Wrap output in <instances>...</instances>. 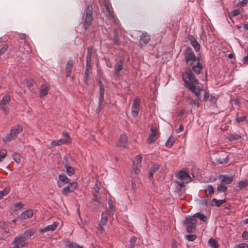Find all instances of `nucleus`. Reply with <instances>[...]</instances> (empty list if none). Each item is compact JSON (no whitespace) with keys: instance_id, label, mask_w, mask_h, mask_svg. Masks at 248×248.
<instances>
[{"instance_id":"5fc2aeb1","label":"nucleus","mask_w":248,"mask_h":248,"mask_svg":"<svg viewBox=\"0 0 248 248\" xmlns=\"http://www.w3.org/2000/svg\"><path fill=\"white\" fill-rule=\"evenodd\" d=\"M248 0H242L238 2V5L240 7H243L247 5Z\"/></svg>"},{"instance_id":"20e7f679","label":"nucleus","mask_w":248,"mask_h":248,"mask_svg":"<svg viewBox=\"0 0 248 248\" xmlns=\"http://www.w3.org/2000/svg\"><path fill=\"white\" fill-rule=\"evenodd\" d=\"M86 16L82 22V26L84 29H88L93 21V7L91 5H87L85 8Z\"/></svg>"},{"instance_id":"6e6d98bb","label":"nucleus","mask_w":248,"mask_h":248,"mask_svg":"<svg viewBox=\"0 0 248 248\" xmlns=\"http://www.w3.org/2000/svg\"><path fill=\"white\" fill-rule=\"evenodd\" d=\"M92 50H93V48L92 47L88 48L86 58H88V56H90V59H91L92 53Z\"/></svg>"},{"instance_id":"9b49d317","label":"nucleus","mask_w":248,"mask_h":248,"mask_svg":"<svg viewBox=\"0 0 248 248\" xmlns=\"http://www.w3.org/2000/svg\"><path fill=\"white\" fill-rule=\"evenodd\" d=\"M104 6L105 7V14L107 18L108 19H114V14L113 11L112 10V7L111 5H110L109 2L108 1L104 2Z\"/></svg>"},{"instance_id":"de8ad7c7","label":"nucleus","mask_w":248,"mask_h":248,"mask_svg":"<svg viewBox=\"0 0 248 248\" xmlns=\"http://www.w3.org/2000/svg\"><path fill=\"white\" fill-rule=\"evenodd\" d=\"M68 246L69 248H82L77 243H69Z\"/></svg>"},{"instance_id":"4468645a","label":"nucleus","mask_w":248,"mask_h":248,"mask_svg":"<svg viewBox=\"0 0 248 248\" xmlns=\"http://www.w3.org/2000/svg\"><path fill=\"white\" fill-rule=\"evenodd\" d=\"M70 182L69 179L65 174H62L59 175V180L57 181L58 187H61L65 184H68Z\"/></svg>"},{"instance_id":"6e6552de","label":"nucleus","mask_w":248,"mask_h":248,"mask_svg":"<svg viewBox=\"0 0 248 248\" xmlns=\"http://www.w3.org/2000/svg\"><path fill=\"white\" fill-rule=\"evenodd\" d=\"M140 109V100L138 97L135 98L131 106V113L134 117H136Z\"/></svg>"},{"instance_id":"f8f14e48","label":"nucleus","mask_w":248,"mask_h":248,"mask_svg":"<svg viewBox=\"0 0 248 248\" xmlns=\"http://www.w3.org/2000/svg\"><path fill=\"white\" fill-rule=\"evenodd\" d=\"M190 66H191V68L189 67H188V68L190 69L192 72H194L197 75H199L200 73H201L203 70V66L200 62V61L197 62L195 64H194L192 65H190ZM186 69H188V68H186L185 69V70L183 74L186 72ZM192 73L193 74V73Z\"/></svg>"},{"instance_id":"ea45409f","label":"nucleus","mask_w":248,"mask_h":248,"mask_svg":"<svg viewBox=\"0 0 248 248\" xmlns=\"http://www.w3.org/2000/svg\"><path fill=\"white\" fill-rule=\"evenodd\" d=\"M10 191V187L8 186L4 188L2 190L0 191V194H1V197L3 198L4 196L8 194Z\"/></svg>"},{"instance_id":"f03ea898","label":"nucleus","mask_w":248,"mask_h":248,"mask_svg":"<svg viewBox=\"0 0 248 248\" xmlns=\"http://www.w3.org/2000/svg\"><path fill=\"white\" fill-rule=\"evenodd\" d=\"M184 59L187 65L190 66L200 61L199 57H196L192 48L187 47L183 52Z\"/></svg>"},{"instance_id":"a211bd4d","label":"nucleus","mask_w":248,"mask_h":248,"mask_svg":"<svg viewBox=\"0 0 248 248\" xmlns=\"http://www.w3.org/2000/svg\"><path fill=\"white\" fill-rule=\"evenodd\" d=\"M33 214V211L31 209H28L24 211L20 215H19L17 218L21 220H25L32 217Z\"/></svg>"},{"instance_id":"603ef678","label":"nucleus","mask_w":248,"mask_h":248,"mask_svg":"<svg viewBox=\"0 0 248 248\" xmlns=\"http://www.w3.org/2000/svg\"><path fill=\"white\" fill-rule=\"evenodd\" d=\"M240 14L239 10H234L231 12V15L233 16H235L239 15Z\"/></svg>"},{"instance_id":"052dcab7","label":"nucleus","mask_w":248,"mask_h":248,"mask_svg":"<svg viewBox=\"0 0 248 248\" xmlns=\"http://www.w3.org/2000/svg\"><path fill=\"white\" fill-rule=\"evenodd\" d=\"M228 161V156H227L225 158H224L223 160H220V159L218 160V163L219 164H226L227 163Z\"/></svg>"},{"instance_id":"bb28decb","label":"nucleus","mask_w":248,"mask_h":248,"mask_svg":"<svg viewBox=\"0 0 248 248\" xmlns=\"http://www.w3.org/2000/svg\"><path fill=\"white\" fill-rule=\"evenodd\" d=\"M108 216L107 212H103L101 215V218L99 223L102 225H105L108 222Z\"/></svg>"},{"instance_id":"58836bf2","label":"nucleus","mask_w":248,"mask_h":248,"mask_svg":"<svg viewBox=\"0 0 248 248\" xmlns=\"http://www.w3.org/2000/svg\"><path fill=\"white\" fill-rule=\"evenodd\" d=\"M247 118V115H244L240 117L237 116L235 118V121L237 123H241V122H243L246 121Z\"/></svg>"},{"instance_id":"4c0bfd02","label":"nucleus","mask_w":248,"mask_h":248,"mask_svg":"<svg viewBox=\"0 0 248 248\" xmlns=\"http://www.w3.org/2000/svg\"><path fill=\"white\" fill-rule=\"evenodd\" d=\"M227 187L225 186L224 184L220 183V184L218 185L217 187V191L218 192H223L226 191Z\"/></svg>"},{"instance_id":"4d7b16f0","label":"nucleus","mask_w":248,"mask_h":248,"mask_svg":"<svg viewBox=\"0 0 248 248\" xmlns=\"http://www.w3.org/2000/svg\"><path fill=\"white\" fill-rule=\"evenodd\" d=\"M26 37L27 36L25 34H20L19 35V38L20 40L24 41V44H25L26 43Z\"/></svg>"},{"instance_id":"0eeeda50","label":"nucleus","mask_w":248,"mask_h":248,"mask_svg":"<svg viewBox=\"0 0 248 248\" xmlns=\"http://www.w3.org/2000/svg\"><path fill=\"white\" fill-rule=\"evenodd\" d=\"M10 96L7 95H4L0 101V109H1L5 114L9 113V108L7 105L10 102Z\"/></svg>"},{"instance_id":"13d9d810","label":"nucleus","mask_w":248,"mask_h":248,"mask_svg":"<svg viewBox=\"0 0 248 248\" xmlns=\"http://www.w3.org/2000/svg\"><path fill=\"white\" fill-rule=\"evenodd\" d=\"M236 248H248V245L246 243H241L237 245Z\"/></svg>"},{"instance_id":"a18cd8bd","label":"nucleus","mask_w":248,"mask_h":248,"mask_svg":"<svg viewBox=\"0 0 248 248\" xmlns=\"http://www.w3.org/2000/svg\"><path fill=\"white\" fill-rule=\"evenodd\" d=\"M174 143V141L170 139V138L166 141L165 144L166 146L168 148H170L172 146Z\"/></svg>"},{"instance_id":"f704fd0d","label":"nucleus","mask_w":248,"mask_h":248,"mask_svg":"<svg viewBox=\"0 0 248 248\" xmlns=\"http://www.w3.org/2000/svg\"><path fill=\"white\" fill-rule=\"evenodd\" d=\"M208 244L212 248H218V245L217 242L215 239L213 238L209 239L208 241Z\"/></svg>"},{"instance_id":"f3484780","label":"nucleus","mask_w":248,"mask_h":248,"mask_svg":"<svg viewBox=\"0 0 248 248\" xmlns=\"http://www.w3.org/2000/svg\"><path fill=\"white\" fill-rule=\"evenodd\" d=\"M50 89V87L48 84L46 83L42 84L39 88L40 96L41 97H43L46 96Z\"/></svg>"},{"instance_id":"338daca9","label":"nucleus","mask_w":248,"mask_h":248,"mask_svg":"<svg viewBox=\"0 0 248 248\" xmlns=\"http://www.w3.org/2000/svg\"><path fill=\"white\" fill-rule=\"evenodd\" d=\"M243 61L244 64H248V53L243 58Z\"/></svg>"},{"instance_id":"2f4dec72","label":"nucleus","mask_w":248,"mask_h":248,"mask_svg":"<svg viewBox=\"0 0 248 248\" xmlns=\"http://www.w3.org/2000/svg\"><path fill=\"white\" fill-rule=\"evenodd\" d=\"M64 166L66 169L67 173L69 176H71L75 173V169L73 167L69 166L67 164H64Z\"/></svg>"},{"instance_id":"f257e3e1","label":"nucleus","mask_w":248,"mask_h":248,"mask_svg":"<svg viewBox=\"0 0 248 248\" xmlns=\"http://www.w3.org/2000/svg\"><path fill=\"white\" fill-rule=\"evenodd\" d=\"M183 80L186 87L189 89L196 97L194 100L190 97H187L189 103L193 107L199 106V100L202 92L203 90L202 87H200V82L196 78L194 74L192 73L190 69H186V72L182 74Z\"/></svg>"},{"instance_id":"c85d7f7f","label":"nucleus","mask_w":248,"mask_h":248,"mask_svg":"<svg viewBox=\"0 0 248 248\" xmlns=\"http://www.w3.org/2000/svg\"><path fill=\"white\" fill-rule=\"evenodd\" d=\"M226 202V200H217L215 198L213 199L212 200V206H216L217 207H219L224 202Z\"/></svg>"},{"instance_id":"774afa93","label":"nucleus","mask_w":248,"mask_h":248,"mask_svg":"<svg viewBox=\"0 0 248 248\" xmlns=\"http://www.w3.org/2000/svg\"><path fill=\"white\" fill-rule=\"evenodd\" d=\"M105 225H102L98 223V230L102 232L104 231V226Z\"/></svg>"},{"instance_id":"2eb2a0df","label":"nucleus","mask_w":248,"mask_h":248,"mask_svg":"<svg viewBox=\"0 0 248 248\" xmlns=\"http://www.w3.org/2000/svg\"><path fill=\"white\" fill-rule=\"evenodd\" d=\"M150 40V35L147 32H143L140 36L139 44L141 46L146 45Z\"/></svg>"},{"instance_id":"0e129e2a","label":"nucleus","mask_w":248,"mask_h":248,"mask_svg":"<svg viewBox=\"0 0 248 248\" xmlns=\"http://www.w3.org/2000/svg\"><path fill=\"white\" fill-rule=\"evenodd\" d=\"M242 237L246 240L248 239V232H247L246 231H244L242 233Z\"/></svg>"},{"instance_id":"7c9ffc66","label":"nucleus","mask_w":248,"mask_h":248,"mask_svg":"<svg viewBox=\"0 0 248 248\" xmlns=\"http://www.w3.org/2000/svg\"><path fill=\"white\" fill-rule=\"evenodd\" d=\"M66 143H67V140H63L62 139L57 140H53L51 142L52 146H59L62 144H65Z\"/></svg>"},{"instance_id":"473e14b6","label":"nucleus","mask_w":248,"mask_h":248,"mask_svg":"<svg viewBox=\"0 0 248 248\" xmlns=\"http://www.w3.org/2000/svg\"><path fill=\"white\" fill-rule=\"evenodd\" d=\"M193 217H194L195 218L198 217L203 222H205L207 219V217L204 214L200 212L196 213L193 216Z\"/></svg>"},{"instance_id":"5701e85b","label":"nucleus","mask_w":248,"mask_h":248,"mask_svg":"<svg viewBox=\"0 0 248 248\" xmlns=\"http://www.w3.org/2000/svg\"><path fill=\"white\" fill-rule=\"evenodd\" d=\"M124 60L121 59L116 64L114 67V73L116 75H119L120 72L123 69Z\"/></svg>"},{"instance_id":"c9c22d12","label":"nucleus","mask_w":248,"mask_h":248,"mask_svg":"<svg viewBox=\"0 0 248 248\" xmlns=\"http://www.w3.org/2000/svg\"><path fill=\"white\" fill-rule=\"evenodd\" d=\"M100 183L99 182L96 183L95 185L93 188V193L94 196H98L99 190L100 189Z\"/></svg>"},{"instance_id":"b1692460","label":"nucleus","mask_w":248,"mask_h":248,"mask_svg":"<svg viewBox=\"0 0 248 248\" xmlns=\"http://www.w3.org/2000/svg\"><path fill=\"white\" fill-rule=\"evenodd\" d=\"M74 62L72 60H69L65 66V74L67 77H71V73L73 68Z\"/></svg>"},{"instance_id":"37998d69","label":"nucleus","mask_w":248,"mask_h":248,"mask_svg":"<svg viewBox=\"0 0 248 248\" xmlns=\"http://www.w3.org/2000/svg\"><path fill=\"white\" fill-rule=\"evenodd\" d=\"M206 190L208 195H212L214 193L213 186L212 185H208L207 186Z\"/></svg>"},{"instance_id":"c03bdc74","label":"nucleus","mask_w":248,"mask_h":248,"mask_svg":"<svg viewBox=\"0 0 248 248\" xmlns=\"http://www.w3.org/2000/svg\"><path fill=\"white\" fill-rule=\"evenodd\" d=\"M14 160L16 162L19 163L20 162V157L19 154L17 153H14L12 155Z\"/></svg>"},{"instance_id":"8fccbe9b","label":"nucleus","mask_w":248,"mask_h":248,"mask_svg":"<svg viewBox=\"0 0 248 248\" xmlns=\"http://www.w3.org/2000/svg\"><path fill=\"white\" fill-rule=\"evenodd\" d=\"M108 205L109 211L113 213L114 211V207L112 203V202L111 200H108Z\"/></svg>"},{"instance_id":"09e8293b","label":"nucleus","mask_w":248,"mask_h":248,"mask_svg":"<svg viewBox=\"0 0 248 248\" xmlns=\"http://www.w3.org/2000/svg\"><path fill=\"white\" fill-rule=\"evenodd\" d=\"M208 98L210 102L214 104L216 103L217 99L214 96L212 95H208Z\"/></svg>"},{"instance_id":"bf43d9fd","label":"nucleus","mask_w":248,"mask_h":248,"mask_svg":"<svg viewBox=\"0 0 248 248\" xmlns=\"http://www.w3.org/2000/svg\"><path fill=\"white\" fill-rule=\"evenodd\" d=\"M137 241V238L136 237H132L130 239V244L132 247L135 246L136 242Z\"/></svg>"},{"instance_id":"864d4df0","label":"nucleus","mask_w":248,"mask_h":248,"mask_svg":"<svg viewBox=\"0 0 248 248\" xmlns=\"http://www.w3.org/2000/svg\"><path fill=\"white\" fill-rule=\"evenodd\" d=\"M23 204L20 202L17 203L15 204L16 210H20L22 208Z\"/></svg>"},{"instance_id":"a19ab883","label":"nucleus","mask_w":248,"mask_h":248,"mask_svg":"<svg viewBox=\"0 0 248 248\" xmlns=\"http://www.w3.org/2000/svg\"><path fill=\"white\" fill-rule=\"evenodd\" d=\"M185 237L187 240L193 241L196 239V235L195 234H188L186 235Z\"/></svg>"},{"instance_id":"4be33fe9","label":"nucleus","mask_w":248,"mask_h":248,"mask_svg":"<svg viewBox=\"0 0 248 248\" xmlns=\"http://www.w3.org/2000/svg\"><path fill=\"white\" fill-rule=\"evenodd\" d=\"M219 178L221 179V183L224 185L230 184L233 181L232 175H221Z\"/></svg>"},{"instance_id":"49530a36","label":"nucleus","mask_w":248,"mask_h":248,"mask_svg":"<svg viewBox=\"0 0 248 248\" xmlns=\"http://www.w3.org/2000/svg\"><path fill=\"white\" fill-rule=\"evenodd\" d=\"M62 136L65 138L62 140H67V143L70 141V138L67 132H63Z\"/></svg>"},{"instance_id":"ddd939ff","label":"nucleus","mask_w":248,"mask_h":248,"mask_svg":"<svg viewBox=\"0 0 248 248\" xmlns=\"http://www.w3.org/2000/svg\"><path fill=\"white\" fill-rule=\"evenodd\" d=\"M157 129H156V128L154 127L153 126L151 127L150 131L149 137L147 139V142L149 143H153L156 141L157 139Z\"/></svg>"},{"instance_id":"1a4fd4ad","label":"nucleus","mask_w":248,"mask_h":248,"mask_svg":"<svg viewBox=\"0 0 248 248\" xmlns=\"http://www.w3.org/2000/svg\"><path fill=\"white\" fill-rule=\"evenodd\" d=\"M16 248H22L28 245L27 243L19 235H17L12 242Z\"/></svg>"},{"instance_id":"79ce46f5","label":"nucleus","mask_w":248,"mask_h":248,"mask_svg":"<svg viewBox=\"0 0 248 248\" xmlns=\"http://www.w3.org/2000/svg\"><path fill=\"white\" fill-rule=\"evenodd\" d=\"M7 155V151L5 149H2L0 151V161L5 158Z\"/></svg>"},{"instance_id":"aec40b11","label":"nucleus","mask_w":248,"mask_h":248,"mask_svg":"<svg viewBox=\"0 0 248 248\" xmlns=\"http://www.w3.org/2000/svg\"><path fill=\"white\" fill-rule=\"evenodd\" d=\"M58 223L57 222H54L53 224L51 225H49L46 226L44 228H42L40 230V232L42 234L44 233L45 232L50 231H54L58 227Z\"/></svg>"},{"instance_id":"69168bd1","label":"nucleus","mask_w":248,"mask_h":248,"mask_svg":"<svg viewBox=\"0 0 248 248\" xmlns=\"http://www.w3.org/2000/svg\"><path fill=\"white\" fill-rule=\"evenodd\" d=\"M184 129V126L182 124H181L180 126H179V127L178 128V129H177L176 130V132L177 133H179L181 132H182Z\"/></svg>"},{"instance_id":"a878e982","label":"nucleus","mask_w":248,"mask_h":248,"mask_svg":"<svg viewBox=\"0 0 248 248\" xmlns=\"http://www.w3.org/2000/svg\"><path fill=\"white\" fill-rule=\"evenodd\" d=\"M127 143V136L125 135H121L117 143L118 146L125 147Z\"/></svg>"},{"instance_id":"e2e57ef3","label":"nucleus","mask_w":248,"mask_h":248,"mask_svg":"<svg viewBox=\"0 0 248 248\" xmlns=\"http://www.w3.org/2000/svg\"><path fill=\"white\" fill-rule=\"evenodd\" d=\"M104 101V94L102 93H99V105H101Z\"/></svg>"},{"instance_id":"39448f33","label":"nucleus","mask_w":248,"mask_h":248,"mask_svg":"<svg viewBox=\"0 0 248 248\" xmlns=\"http://www.w3.org/2000/svg\"><path fill=\"white\" fill-rule=\"evenodd\" d=\"M197 222V219L194 217L187 216L183 221V225L185 226L187 232L190 233L196 228Z\"/></svg>"},{"instance_id":"6ab92c4d","label":"nucleus","mask_w":248,"mask_h":248,"mask_svg":"<svg viewBox=\"0 0 248 248\" xmlns=\"http://www.w3.org/2000/svg\"><path fill=\"white\" fill-rule=\"evenodd\" d=\"M191 45L193 47L196 52H198L200 49V45L193 36L190 35L188 37Z\"/></svg>"},{"instance_id":"3c124183","label":"nucleus","mask_w":248,"mask_h":248,"mask_svg":"<svg viewBox=\"0 0 248 248\" xmlns=\"http://www.w3.org/2000/svg\"><path fill=\"white\" fill-rule=\"evenodd\" d=\"M91 59H90V56H88V58H86V69H88V70L90 68H91Z\"/></svg>"},{"instance_id":"c756f323","label":"nucleus","mask_w":248,"mask_h":248,"mask_svg":"<svg viewBox=\"0 0 248 248\" xmlns=\"http://www.w3.org/2000/svg\"><path fill=\"white\" fill-rule=\"evenodd\" d=\"M248 185V180L245 179L244 180H242L239 181L237 184V187L238 188L237 190L242 189L245 187H246Z\"/></svg>"},{"instance_id":"e433bc0d","label":"nucleus","mask_w":248,"mask_h":248,"mask_svg":"<svg viewBox=\"0 0 248 248\" xmlns=\"http://www.w3.org/2000/svg\"><path fill=\"white\" fill-rule=\"evenodd\" d=\"M241 138V136L238 134H230L228 137V140L231 141L239 140Z\"/></svg>"},{"instance_id":"cd10ccee","label":"nucleus","mask_w":248,"mask_h":248,"mask_svg":"<svg viewBox=\"0 0 248 248\" xmlns=\"http://www.w3.org/2000/svg\"><path fill=\"white\" fill-rule=\"evenodd\" d=\"M113 36L112 38V40L113 42V43H114L116 45H119L120 44V41L118 36V32L117 30H113Z\"/></svg>"},{"instance_id":"dca6fc26","label":"nucleus","mask_w":248,"mask_h":248,"mask_svg":"<svg viewBox=\"0 0 248 248\" xmlns=\"http://www.w3.org/2000/svg\"><path fill=\"white\" fill-rule=\"evenodd\" d=\"M35 233V231L32 229H29L26 230L24 232L19 233L18 235H19L22 239L25 241L28 240L30 237L33 235Z\"/></svg>"},{"instance_id":"72a5a7b5","label":"nucleus","mask_w":248,"mask_h":248,"mask_svg":"<svg viewBox=\"0 0 248 248\" xmlns=\"http://www.w3.org/2000/svg\"><path fill=\"white\" fill-rule=\"evenodd\" d=\"M95 198L93 199V204H94V206L98 207L101 206L102 205L101 203V199L100 197H98V196H94Z\"/></svg>"},{"instance_id":"680f3d73","label":"nucleus","mask_w":248,"mask_h":248,"mask_svg":"<svg viewBox=\"0 0 248 248\" xmlns=\"http://www.w3.org/2000/svg\"><path fill=\"white\" fill-rule=\"evenodd\" d=\"M201 203L202 205L207 206L208 205V201L207 199H204L201 201Z\"/></svg>"},{"instance_id":"393cba45","label":"nucleus","mask_w":248,"mask_h":248,"mask_svg":"<svg viewBox=\"0 0 248 248\" xmlns=\"http://www.w3.org/2000/svg\"><path fill=\"white\" fill-rule=\"evenodd\" d=\"M160 166L159 164H155L152 166L149 170L148 177L149 179L153 177L154 174L156 172L160 169Z\"/></svg>"},{"instance_id":"412c9836","label":"nucleus","mask_w":248,"mask_h":248,"mask_svg":"<svg viewBox=\"0 0 248 248\" xmlns=\"http://www.w3.org/2000/svg\"><path fill=\"white\" fill-rule=\"evenodd\" d=\"M142 156L140 155H137L135 157L133 161L134 168L136 169V173L140 170V168L141 166Z\"/></svg>"},{"instance_id":"7ed1b4c3","label":"nucleus","mask_w":248,"mask_h":248,"mask_svg":"<svg viewBox=\"0 0 248 248\" xmlns=\"http://www.w3.org/2000/svg\"><path fill=\"white\" fill-rule=\"evenodd\" d=\"M23 131L22 126L21 125H16L12 127L9 133H7L3 138V141L7 142L15 140L17 135Z\"/></svg>"},{"instance_id":"9d476101","label":"nucleus","mask_w":248,"mask_h":248,"mask_svg":"<svg viewBox=\"0 0 248 248\" xmlns=\"http://www.w3.org/2000/svg\"><path fill=\"white\" fill-rule=\"evenodd\" d=\"M78 186V183L77 182H70L68 185L64 187L62 190V193L66 196L69 193L73 192Z\"/></svg>"},{"instance_id":"423d86ee","label":"nucleus","mask_w":248,"mask_h":248,"mask_svg":"<svg viewBox=\"0 0 248 248\" xmlns=\"http://www.w3.org/2000/svg\"><path fill=\"white\" fill-rule=\"evenodd\" d=\"M176 177L182 181L181 182L177 183L181 187L184 186L185 183H188L190 182L191 180V178L188 173L183 170L180 171L177 174Z\"/></svg>"}]
</instances>
